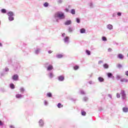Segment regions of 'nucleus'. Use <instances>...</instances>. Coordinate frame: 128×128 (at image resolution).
<instances>
[{
    "label": "nucleus",
    "mask_w": 128,
    "mask_h": 128,
    "mask_svg": "<svg viewBox=\"0 0 128 128\" xmlns=\"http://www.w3.org/2000/svg\"><path fill=\"white\" fill-rule=\"evenodd\" d=\"M45 67L46 68L47 72H50V70H54V66L52 64H50L48 62L45 64Z\"/></svg>",
    "instance_id": "2"
},
{
    "label": "nucleus",
    "mask_w": 128,
    "mask_h": 128,
    "mask_svg": "<svg viewBox=\"0 0 128 128\" xmlns=\"http://www.w3.org/2000/svg\"><path fill=\"white\" fill-rule=\"evenodd\" d=\"M65 26H70V24H72V20H68L64 22Z\"/></svg>",
    "instance_id": "14"
},
{
    "label": "nucleus",
    "mask_w": 128,
    "mask_h": 128,
    "mask_svg": "<svg viewBox=\"0 0 128 128\" xmlns=\"http://www.w3.org/2000/svg\"><path fill=\"white\" fill-rule=\"evenodd\" d=\"M125 74H126V76H128V71H126L125 72Z\"/></svg>",
    "instance_id": "52"
},
{
    "label": "nucleus",
    "mask_w": 128,
    "mask_h": 128,
    "mask_svg": "<svg viewBox=\"0 0 128 128\" xmlns=\"http://www.w3.org/2000/svg\"><path fill=\"white\" fill-rule=\"evenodd\" d=\"M68 30L69 32H72L73 28L72 27H68Z\"/></svg>",
    "instance_id": "32"
},
{
    "label": "nucleus",
    "mask_w": 128,
    "mask_h": 128,
    "mask_svg": "<svg viewBox=\"0 0 128 128\" xmlns=\"http://www.w3.org/2000/svg\"><path fill=\"white\" fill-rule=\"evenodd\" d=\"M90 8H93L92 3L90 2Z\"/></svg>",
    "instance_id": "53"
},
{
    "label": "nucleus",
    "mask_w": 128,
    "mask_h": 128,
    "mask_svg": "<svg viewBox=\"0 0 128 128\" xmlns=\"http://www.w3.org/2000/svg\"><path fill=\"white\" fill-rule=\"evenodd\" d=\"M117 15L118 16H122V12H118L117 13Z\"/></svg>",
    "instance_id": "44"
},
{
    "label": "nucleus",
    "mask_w": 128,
    "mask_h": 128,
    "mask_svg": "<svg viewBox=\"0 0 128 128\" xmlns=\"http://www.w3.org/2000/svg\"><path fill=\"white\" fill-rule=\"evenodd\" d=\"M81 114L82 116H86V112L84 111H82Z\"/></svg>",
    "instance_id": "35"
},
{
    "label": "nucleus",
    "mask_w": 128,
    "mask_h": 128,
    "mask_svg": "<svg viewBox=\"0 0 128 128\" xmlns=\"http://www.w3.org/2000/svg\"><path fill=\"white\" fill-rule=\"evenodd\" d=\"M98 80L100 82H104V79L102 77H98Z\"/></svg>",
    "instance_id": "16"
},
{
    "label": "nucleus",
    "mask_w": 128,
    "mask_h": 128,
    "mask_svg": "<svg viewBox=\"0 0 128 128\" xmlns=\"http://www.w3.org/2000/svg\"><path fill=\"white\" fill-rule=\"evenodd\" d=\"M44 8H48V6H49V4H48V2H46L44 4Z\"/></svg>",
    "instance_id": "24"
},
{
    "label": "nucleus",
    "mask_w": 128,
    "mask_h": 128,
    "mask_svg": "<svg viewBox=\"0 0 128 128\" xmlns=\"http://www.w3.org/2000/svg\"><path fill=\"white\" fill-rule=\"evenodd\" d=\"M14 70H20V63H15L14 66Z\"/></svg>",
    "instance_id": "3"
},
{
    "label": "nucleus",
    "mask_w": 128,
    "mask_h": 128,
    "mask_svg": "<svg viewBox=\"0 0 128 128\" xmlns=\"http://www.w3.org/2000/svg\"><path fill=\"white\" fill-rule=\"evenodd\" d=\"M52 50L48 51V54H52Z\"/></svg>",
    "instance_id": "56"
},
{
    "label": "nucleus",
    "mask_w": 128,
    "mask_h": 128,
    "mask_svg": "<svg viewBox=\"0 0 128 128\" xmlns=\"http://www.w3.org/2000/svg\"><path fill=\"white\" fill-rule=\"evenodd\" d=\"M46 96L48 98H52V94L51 92L47 93Z\"/></svg>",
    "instance_id": "26"
},
{
    "label": "nucleus",
    "mask_w": 128,
    "mask_h": 128,
    "mask_svg": "<svg viewBox=\"0 0 128 128\" xmlns=\"http://www.w3.org/2000/svg\"><path fill=\"white\" fill-rule=\"evenodd\" d=\"M62 0H58V4H62Z\"/></svg>",
    "instance_id": "46"
},
{
    "label": "nucleus",
    "mask_w": 128,
    "mask_h": 128,
    "mask_svg": "<svg viewBox=\"0 0 128 128\" xmlns=\"http://www.w3.org/2000/svg\"><path fill=\"white\" fill-rule=\"evenodd\" d=\"M57 106L58 108H62L63 106L62 105V104L58 103L57 105Z\"/></svg>",
    "instance_id": "30"
},
{
    "label": "nucleus",
    "mask_w": 128,
    "mask_h": 128,
    "mask_svg": "<svg viewBox=\"0 0 128 128\" xmlns=\"http://www.w3.org/2000/svg\"><path fill=\"white\" fill-rule=\"evenodd\" d=\"M65 10H66V12H68V9L66 8V9Z\"/></svg>",
    "instance_id": "55"
},
{
    "label": "nucleus",
    "mask_w": 128,
    "mask_h": 128,
    "mask_svg": "<svg viewBox=\"0 0 128 128\" xmlns=\"http://www.w3.org/2000/svg\"><path fill=\"white\" fill-rule=\"evenodd\" d=\"M8 18L10 22H12V20H14V16H10L8 17Z\"/></svg>",
    "instance_id": "20"
},
{
    "label": "nucleus",
    "mask_w": 128,
    "mask_h": 128,
    "mask_svg": "<svg viewBox=\"0 0 128 128\" xmlns=\"http://www.w3.org/2000/svg\"><path fill=\"white\" fill-rule=\"evenodd\" d=\"M74 100H76L75 99Z\"/></svg>",
    "instance_id": "61"
},
{
    "label": "nucleus",
    "mask_w": 128,
    "mask_h": 128,
    "mask_svg": "<svg viewBox=\"0 0 128 128\" xmlns=\"http://www.w3.org/2000/svg\"><path fill=\"white\" fill-rule=\"evenodd\" d=\"M0 46H2V43H0Z\"/></svg>",
    "instance_id": "59"
},
{
    "label": "nucleus",
    "mask_w": 128,
    "mask_h": 128,
    "mask_svg": "<svg viewBox=\"0 0 128 128\" xmlns=\"http://www.w3.org/2000/svg\"><path fill=\"white\" fill-rule=\"evenodd\" d=\"M120 94L122 95V99L126 100V92H124V90H121Z\"/></svg>",
    "instance_id": "4"
},
{
    "label": "nucleus",
    "mask_w": 128,
    "mask_h": 128,
    "mask_svg": "<svg viewBox=\"0 0 128 128\" xmlns=\"http://www.w3.org/2000/svg\"><path fill=\"white\" fill-rule=\"evenodd\" d=\"M113 16H114V14H113Z\"/></svg>",
    "instance_id": "60"
},
{
    "label": "nucleus",
    "mask_w": 128,
    "mask_h": 128,
    "mask_svg": "<svg viewBox=\"0 0 128 128\" xmlns=\"http://www.w3.org/2000/svg\"><path fill=\"white\" fill-rule=\"evenodd\" d=\"M121 78L122 77L120 75H116V79L117 80H120Z\"/></svg>",
    "instance_id": "31"
},
{
    "label": "nucleus",
    "mask_w": 128,
    "mask_h": 128,
    "mask_svg": "<svg viewBox=\"0 0 128 128\" xmlns=\"http://www.w3.org/2000/svg\"><path fill=\"white\" fill-rule=\"evenodd\" d=\"M117 58H119V60H123L124 58V55H122V54H119L117 56Z\"/></svg>",
    "instance_id": "12"
},
{
    "label": "nucleus",
    "mask_w": 128,
    "mask_h": 128,
    "mask_svg": "<svg viewBox=\"0 0 128 128\" xmlns=\"http://www.w3.org/2000/svg\"><path fill=\"white\" fill-rule=\"evenodd\" d=\"M108 78H112V74L110 72L108 73Z\"/></svg>",
    "instance_id": "36"
},
{
    "label": "nucleus",
    "mask_w": 128,
    "mask_h": 128,
    "mask_svg": "<svg viewBox=\"0 0 128 128\" xmlns=\"http://www.w3.org/2000/svg\"><path fill=\"white\" fill-rule=\"evenodd\" d=\"M86 53L88 56H90V51L86 50Z\"/></svg>",
    "instance_id": "38"
},
{
    "label": "nucleus",
    "mask_w": 128,
    "mask_h": 128,
    "mask_svg": "<svg viewBox=\"0 0 128 128\" xmlns=\"http://www.w3.org/2000/svg\"><path fill=\"white\" fill-rule=\"evenodd\" d=\"M1 91L2 92H6V90H4V88L1 89Z\"/></svg>",
    "instance_id": "47"
},
{
    "label": "nucleus",
    "mask_w": 128,
    "mask_h": 128,
    "mask_svg": "<svg viewBox=\"0 0 128 128\" xmlns=\"http://www.w3.org/2000/svg\"><path fill=\"white\" fill-rule=\"evenodd\" d=\"M48 76L52 80V78H54V72H50L48 74H47Z\"/></svg>",
    "instance_id": "6"
},
{
    "label": "nucleus",
    "mask_w": 128,
    "mask_h": 128,
    "mask_svg": "<svg viewBox=\"0 0 128 128\" xmlns=\"http://www.w3.org/2000/svg\"><path fill=\"white\" fill-rule=\"evenodd\" d=\"M12 80H18V74H14L12 76Z\"/></svg>",
    "instance_id": "10"
},
{
    "label": "nucleus",
    "mask_w": 128,
    "mask_h": 128,
    "mask_svg": "<svg viewBox=\"0 0 128 128\" xmlns=\"http://www.w3.org/2000/svg\"><path fill=\"white\" fill-rule=\"evenodd\" d=\"M62 38H64L66 36V34L65 33L62 34Z\"/></svg>",
    "instance_id": "48"
},
{
    "label": "nucleus",
    "mask_w": 128,
    "mask_h": 128,
    "mask_svg": "<svg viewBox=\"0 0 128 128\" xmlns=\"http://www.w3.org/2000/svg\"><path fill=\"white\" fill-rule=\"evenodd\" d=\"M78 68H80V66H75L74 67V70H78Z\"/></svg>",
    "instance_id": "29"
},
{
    "label": "nucleus",
    "mask_w": 128,
    "mask_h": 128,
    "mask_svg": "<svg viewBox=\"0 0 128 128\" xmlns=\"http://www.w3.org/2000/svg\"><path fill=\"white\" fill-rule=\"evenodd\" d=\"M62 56H64L62 54H59L56 56V58H62Z\"/></svg>",
    "instance_id": "23"
},
{
    "label": "nucleus",
    "mask_w": 128,
    "mask_h": 128,
    "mask_svg": "<svg viewBox=\"0 0 128 128\" xmlns=\"http://www.w3.org/2000/svg\"><path fill=\"white\" fill-rule=\"evenodd\" d=\"M120 81L121 82H128V80L125 78L120 80Z\"/></svg>",
    "instance_id": "17"
},
{
    "label": "nucleus",
    "mask_w": 128,
    "mask_h": 128,
    "mask_svg": "<svg viewBox=\"0 0 128 128\" xmlns=\"http://www.w3.org/2000/svg\"><path fill=\"white\" fill-rule=\"evenodd\" d=\"M0 74V76H1V78H2V76H4L5 73H4V72H1V73Z\"/></svg>",
    "instance_id": "43"
},
{
    "label": "nucleus",
    "mask_w": 128,
    "mask_h": 128,
    "mask_svg": "<svg viewBox=\"0 0 128 128\" xmlns=\"http://www.w3.org/2000/svg\"><path fill=\"white\" fill-rule=\"evenodd\" d=\"M80 92L81 94H86V92H84V91L83 90H80Z\"/></svg>",
    "instance_id": "39"
},
{
    "label": "nucleus",
    "mask_w": 128,
    "mask_h": 128,
    "mask_svg": "<svg viewBox=\"0 0 128 128\" xmlns=\"http://www.w3.org/2000/svg\"><path fill=\"white\" fill-rule=\"evenodd\" d=\"M76 22L78 24H80V18H76Z\"/></svg>",
    "instance_id": "37"
},
{
    "label": "nucleus",
    "mask_w": 128,
    "mask_h": 128,
    "mask_svg": "<svg viewBox=\"0 0 128 128\" xmlns=\"http://www.w3.org/2000/svg\"><path fill=\"white\" fill-rule=\"evenodd\" d=\"M40 50H42V48H36V50H34V54H40Z\"/></svg>",
    "instance_id": "11"
},
{
    "label": "nucleus",
    "mask_w": 128,
    "mask_h": 128,
    "mask_svg": "<svg viewBox=\"0 0 128 128\" xmlns=\"http://www.w3.org/2000/svg\"><path fill=\"white\" fill-rule=\"evenodd\" d=\"M8 70H10V69H8V68H5V72H8Z\"/></svg>",
    "instance_id": "49"
},
{
    "label": "nucleus",
    "mask_w": 128,
    "mask_h": 128,
    "mask_svg": "<svg viewBox=\"0 0 128 128\" xmlns=\"http://www.w3.org/2000/svg\"><path fill=\"white\" fill-rule=\"evenodd\" d=\"M16 98L18 100H20L22 98H24V96L22 94H16Z\"/></svg>",
    "instance_id": "7"
},
{
    "label": "nucleus",
    "mask_w": 128,
    "mask_h": 128,
    "mask_svg": "<svg viewBox=\"0 0 128 128\" xmlns=\"http://www.w3.org/2000/svg\"><path fill=\"white\" fill-rule=\"evenodd\" d=\"M44 106H48V102L46 100H44Z\"/></svg>",
    "instance_id": "41"
},
{
    "label": "nucleus",
    "mask_w": 128,
    "mask_h": 128,
    "mask_svg": "<svg viewBox=\"0 0 128 128\" xmlns=\"http://www.w3.org/2000/svg\"><path fill=\"white\" fill-rule=\"evenodd\" d=\"M116 68H122V66L120 64H118L116 65Z\"/></svg>",
    "instance_id": "34"
},
{
    "label": "nucleus",
    "mask_w": 128,
    "mask_h": 128,
    "mask_svg": "<svg viewBox=\"0 0 128 128\" xmlns=\"http://www.w3.org/2000/svg\"><path fill=\"white\" fill-rule=\"evenodd\" d=\"M103 66L104 68H108V64H104V65H103Z\"/></svg>",
    "instance_id": "27"
},
{
    "label": "nucleus",
    "mask_w": 128,
    "mask_h": 128,
    "mask_svg": "<svg viewBox=\"0 0 128 128\" xmlns=\"http://www.w3.org/2000/svg\"><path fill=\"white\" fill-rule=\"evenodd\" d=\"M70 13L72 14H76V10L74 9L71 10Z\"/></svg>",
    "instance_id": "28"
},
{
    "label": "nucleus",
    "mask_w": 128,
    "mask_h": 128,
    "mask_svg": "<svg viewBox=\"0 0 128 128\" xmlns=\"http://www.w3.org/2000/svg\"><path fill=\"white\" fill-rule=\"evenodd\" d=\"M7 15L8 16H14V12L10 11L8 12L7 13Z\"/></svg>",
    "instance_id": "15"
},
{
    "label": "nucleus",
    "mask_w": 128,
    "mask_h": 128,
    "mask_svg": "<svg viewBox=\"0 0 128 128\" xmlns=\"http://www.w3.org/2000/svg\"><path fill=\"white\" fill-rule=\"evenodd\" d=\"M122 111L124 112H128V108L124 107L122 108Z\"/></svg>",
    "instance_id": "19"
},
{
    "label": "nucleus",
    "mask_w": 128,
    "mask_h": 128,
    "mask_svg": "<svg viewBox=\"0 0 128 128\" xmlns=\"http://www.w3.org/2000/svg\"><path fill=\"white\" fill-rule=\"evenodd\" d=\"M26 90V89H24V88L22 87L20 88V92H21V94H24V91Z\"/></svg>",
    "instance_id": "18"
},
{
    "label": "nucleus",
    "mask_w": 128,
    "mask_h": 128,
    "mask_svg": "<svg viewBox=\"0 0 128 128\" xmlns=\"http://www.w3.org/2000/svg\"><path fill=\"white\" fill-rule=\"evenodd\" d=\"M108 98H112V94H108Z\"/></svg>",
    "instance_id": "51"
},
{
    "label": "nucleus",
    "mask_w": 128,
    "mask_h": 128,
    "mask_svg": "<svg viewBox=\"0 0 128 128\" xmlns=\"http://www.w3.org/2000/svg\"><path fill=\"white\" fill-rule=\"evenodd\" d=\"M4 126V123H2V122L0 120V126Z\"/></svg>",
    "instance_id": "50"
},
{
    "label": "nucleus",
    "mask_w": 128,
    "mask_h": 128,
    "mask_svg": "<svg viewBox=\"0 0 128 128\" xmlns=\"http://www.w3.org/2000/svg\"><path fill=\"white\" fill-rule=\"evenodd\" d=\"M102 62H104V61L100 60V61H98V64H102Z\"/></svg>",
    "instance_id": "45"
},
{
    "label": "nucleus",
    "mask_w": 128,
    "mask_h": 128,
    "mask_svg": "<svg viewBox=\"0 0 128 128\" xmlns=\"http://www.w3.org/2000/svg\"><path fill=\"white\" fill-rule=\"evenodd\" d=\"M88 82H89V84H92V81H90Z\"/></svg>",
    "instance_id": "58"
},
{
    "label": "nucleus",
    "mask_w": 128,
    "mask_h": 128,
    "mask_svg": "<svg viewBox=\"0 0 128 128\" xmlns=\"http://www.w3.org/2000/svg\"><path fill=\"white\" fill-rule=\"evenodd\" d=\"M63 40L64 44H70V37L66 36L64 38Z\"/></svg>",
    "instance_id": "5"
},
{
    "label": "nucleus",
    "mask_w": 128,
    "mask_h": 128,
    "mask_svg": "<svg viewBox=\"0 0 128 128\" xmlns=\"http://www.w3.org/2000/svg\"><path fill=\"white\" fill-rule=\"evenodd\" d=\"M80 34H85L86 33V29L84 28H81L80 30Z\"/></svg>",
    "instance_id": "21"
},
{
    "label": "nucleus",
    "mask_w": 128,
    "mask_h": 128,
    "mask_svg": "<svg viewBox=\"0 0 128 128\" xmlns=\"http://www.w3.org/2000/svg\"><path fill=\"white\" fill-rule=\"evenodd\" d=\"M102 40H103V42H106L108 40V39H106V36H102Z\"/></svg>",
    "instance_id": "33"
},
{
    "label": "nucleus",
    "mask_w": 128,
    "mask_h": 128,
    "mask_svg": "<svg viewBox=\"0 0 128 128\" xmlns=\"http://www.w3.org/2000/svg\"><path fill=\"white\" fill-rule=\"evenodd\" d=\"M106 28L108 30H112L114 29V26H112V24H108L106 26Z\"/></svg>",
    "instance_id": "13"
},
{
    "label": "nucleus",
    "mask_w": 128,
    "mask_h": 128,
    "mask_svg": "<svg viewBox=\"0 0 128 128\" xmlns=\"http://www.w3.org/2000/svg\"><path fill=\"white\" fill-rule=\"evenodd\" d=\"M2 14H6V10L2 8L0 10Z\"/></svg>",
    "instance_id": "25"
},
{
    "label": "nucleus",
    "mask_w": 128,
    "mask_h": 128,
    "mask_svg": "<svg viewBox=\"0 0 128 128\" xmlns=\"http://www.w3.org/2000/svg\"><path fill=\"white\" fill-rule=\"evenodd\" d=\"M88 100V97H84L83 98V100H84V102H86Z\"/></svg>",
    "instance_id": "40"
},
{
    "label": "nucleus",
    "mask_w": 128,
    "mask_h": 128,
    "mask_svg": "<svg viewBox=\"0 0 128 128\" xmlns=\"http://www.w3.org/2000/svg\"><path fill=\"white\" fill-rule=\"evenodd\" d=\"M10 128H14V126H10Z\"/></svg>",
    "instance_id": "57"
},
{
    "label": "nucleus",
    "mask_w": 128,
    "mask_h": 128,
    "mask_svg": "<svg viewBox=\"0 0 128 128\" xmlns=\"http://www.w3.org/2000/svg\"><path fill=\"white\" fill-rule=\"evenodd\" d=\"M10 88H12V90H14V88H16L14 86V84H10Z\"/></svg>",
    "instance_id": "22"
},
{
    "label": "nucleus",
    "mask_w": 128,
    "mask_h": 128,
    "mask_svg": "<svg viewBox=\"0 0 128 128\" xmlns=\"http://www.w3.org/2000/svg\"><path fill=\"white\" fill-rule=\"evenodd\" d=\"M116 98H120V94L117 93L116 94Z\"/></svg>",
    "instance_id": "42"
},
{
    "label": "nucleus",
    "mask_w": 128,
    "mask_h": 128,
    "mask_svg": "<svg viewBox=\"0 0 128 128\" xmlns=\"http://www.w3.org/2000/svg\"><path fill=\"white\" fill-rule=\"evenodd\" d=\"M54 18L56 19V22H58V19L60 20H64L66 18V16H64V13L62 12H58L54 14Z\"/></svg>",
    "instance_id": "1"
},
{
    "label": "nucleus",
    "mask_w": 128,
    "mask_h": 128,
    "mask_svg": "<svg viewBox=\"0 0 128 128\" xmlns=\"http://www.w3.org/2000/svg\"><path fill=\"white\" fill-rule=\"evenodd\" d=\"M112 48H109L108 49V52H112Z\"/></svg>",
    "instance_id": "54"
},
{
    "label": "nucleus",
    "mask_w": 128,
    "mask_h": 128,
    "mask_svg": "<svg viewBox=\"0 0 128 128\" xmlns=\"http://www.w3.org/2000/svg\"><path fill=\"white\" fill-rule=\"evenodd\" d=\"M38 124L39 126H40V128H43L44 126V120L40 119L38 122Z\"/></svg>",
    "instance_id": "8"
},
{
    "label": "nucleus",
    "mask_w": 128,
    "mask_h": 128,
    "mask_svg": "<svg viewBox=\"0 0 128 128\" xmlns=\"http://www.w3.org/2000/svg\"><path fill=\"white\" fill-rule=\"evenodd\" d=\"M58 80L59 82H64V76L62 75L58 77Z\"/></svg>",
    "instance_id": "9"
}]
</instances>
